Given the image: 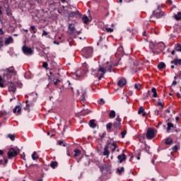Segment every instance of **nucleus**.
<instances>
[{
    "instance_id": "obj_1",
    "label": "nucleus",
    "mask_w": 181,
    "mask_h": 181,
    "mask_svg": "<svg viewBox=\"0 0 181 181\" xmlns=\"http://www.w3.org/2000/svg\"><path fill=\"white\" fill-rule=\"evenodd\" d=\"M5 71L6 74L4 76L3 78L2 76H0V87L1 88L6 87L4 83L6 81V79L9 80V78H11V73L14 75L16 74V71H15V68H13V66L6 69Z\"/></svg>"
},
{
    "instance_id": "obj_2",
    "label": "nucleus",
    "mask_w": 181,
    "mask_h": 181,
    "mask_svg": "<svg viewBox=\"0 0 181 181\" xmlns=\"http://www.w3.org/2000/svg\"><path fill=\"white\" fill-rule=\"evenodd\" d=\"M106 73H107V68L100 66L97 71H95L94 75L96 76V77H99L98 80H101V78L104 77Z\"/></svg>"
},
{
    "instance_id": "obj_3",
    "label": "nucleus",
    "mask_w": 181,
    "mask_h": 181,
    "mask_svg": "<svg viewBox=\"0 0 181 181\" xmlns=\"http://www.w3.org/2000/svg\"><path fill=\"white\" fill-rule=\"evenodd\" d=\"M19 152H21V150H15V148H11L8 150L7 155L8 159H12V158H16V156H18L19 154Z\"/></svg>"
},
{
    "instance_id": "obj_4",
    "label": "nucleus",
    "mask_w": 181,
    "mask_h": 181,
    "mask_svg": "<svg viewBox=\"0 0 181 181\" xmlns=\"http://www.w3.org/2000/svg\"><path fill=\"white\" fill-rule=\"evenodd\" d=\"M82 53L86 59H88V57H91V56H93V48L86 47L82 50Z\"/></svg>"
},
{
    "instance_id": "obj_5",
    "label": "nucleus",
    "mask_w": 181,
    "mask_h": 181,
    "mask_svg": "<svg viewBox=\"0 0 181 181\" xmlns=\"http://www.w3.org/2000/svg\"><path fill=\"white\" fill-rule=\"evenodd\" d=\"M150 47L151 49H160V50H162V49H165V44L163 42H151Z\"/></svg>"
},
{
    "instance_id": "obj_6",
    "label": "nucleus",
    "mask_w": 181,
    "mask_h": 181,
    "mask_svg": "<svg viewBox=\"0 0 181 181\" xmlns=\"http://www.w3.org/2000/svg\"><path fill=\"white\" fill-rule=\"evenodd\" d=\"M121 121L122 119L119 118V116H117L115 119V122L113 123V127L117 131H119L121 129Z\"/></svg>"
},
{
    "instance_id": "obj_7",
    "label": "nucleus",
    "mask_w": 181,
    "mask_h": 181,
    "mask_svg": "<svg viewBox=\"0 0 181 181\" xmlns=\"http://www.w3.org/2000/svg\"><path fill=\"white\" fill-rule=\"evenodd\" d=\"M147 139H153L155 138V129L153 128H148L146 133Z\"/></svg>"
},
{
    "instance_id": "obj_8",
    "label": "nucleus",
    "mask_w": 181,
    "mask_h": 181,
    "mask_svg": "<svg viewBox=\"0 0 181 181\" xmlns=\"http://www.w3.org/2000/svg\"><path fill=\"white\" fill-rule=\"evenodd\" d=\"M22 51L24 54H26L27 56L33 54V50H32V48L26 47V45L23 46Z\"/></svg>"
},
{
    "instance_id": "obj_9",
    "label": "nucleus",
    "mask_w": 181,
    "mask_h": 181,
    "mask_svg": "<svg viewBox=\"0 0 181 181\" xmlns=\"http://www.w3.org/2000/svg\"><path fill=\"white\" fill-rule=\"evenodd\" d=\"M80 93L81 94V101H86V95L87 94L86 89L81 88L80 90H77L78 95H80Z\"/></svg>"
},
{
    "instance_id": "obj_10",
    "label": "nucleus",
    "mask_w": 181,
    "mask_h": 181,
    "mask_svg": "<svg viewBox=\"0 0 181 181\" xmlns=\"http://www.w3.org/2000/svg\"><path fill=\"white\" fill-rule=\"evenodd\" d=\"M163 15H165V13L163 11H160L159 9L153 12V16H154V18H157V19L160 18Z\"/></svg>"
},
{
    "instance_id": "obj_11",
    "label": "nucleus",
    "mask_w": 181,
    "mask_h": 181,
    "mask_svg": "<svg viewBox=\"0 0 181 181\" xmlns=\"http://www.w3.org/2000/svg\"><path fill=\"white\" fill-rule=\"evenodd\" d=\"M153 93L152 97L153 98H156L158 97V93L156 92V88H152L151 90H148L147 92V97H151V95Z\"/></svg>"
},
{
    "instance_id": "obj_12",
    "label": "nucleus",
    "mask_w": 181,
    "mask_h": 181,
    "mask_svg": "<svg viewBox=\"0 0 181 181\" xmlns=\"http://www.w3.org/2000/svg\"><path fill=\"white\" fill-rule=\"evenodd\" d=\"M110 146H111V143H107V145H106L104 148L103 156H106V158H108V156H110V151L108 150L110 148Z\"/></svg>"
},
{
    "instance_id": "obj_13",
    "label": "nucleus",
    "mask_w": 181,
    "mask_h": 181,
    "mask_svg": "<svg viewBox=\"0 0 181 181\" xmlns=\"http://www.w3.org/2000/svg\"><path fill=\"white\" fill-rule=\"evenodd\" d=\"M8 91H11V93H16V86H15V84L12 82H8Z\"/></svg>"
},
{
    "instance_id": "obj_14",
    "label": "nucleus",
    "mask_w": 181,
    "mask_h": 181,
    "mask_svg": "<svg viewBox=\"0 0 181 181\" xmlns=\"http://www.w3.org/2000/svg\"><path fill=\"white\" fill-rule=\"evenodd\" d=\"M125 84H127V79L124 78H122L117 83V86H119V87H124Z\"/></svg>"
},
{
    "instance_id": "obj_15",
    "label": "nucleus",
    "mask_w": 181,
    "mask_h": 181,
    "mask_svg": "<svg viewBox=\"0 0 181 181\" xmlns=\"http://www.w3.org/2000/svg\"><path fill=\"white\" fill-rule=\"evenodd\" d=\"M69 35H74L76 30V27H74V24H69Z\"/></svg>"
},
{
    "instance_id": "obj_16",
    "label": "nucleus",
    "mask_w": 181,
    "mask_h": 181,
    "mask_svg": "<svg viewBox=\"0 0 181 181\" xmlns=\"http://www.w3.org/2000/svg\"><path fill=\"white\" fill-rule=\"evenodd\" d=\"M110 169H111V167L108 165V164H105L100 167V170L102 172H104V170H106V172H110Z\"/></svg>"
},
{
    "instance_id": "obj_17",
    "label": "nucleus",
    "mask_w": 181,
    "mask_h": 181,
    "mask_svg": "<svg viewBox=\"0 0 181 181\" xmlns=\"http://www.w3.org/2000/svg\"><path fill=\"white\" fill-rule=\"evenodd\" d=\"M117 159L119 160V163H122L125 159H127V157L125 156V153H122V155H119L117 156Z\"/></svg>"
},
{
    "instance_id": "obj_18",
    "label": "nucleus",
    "mask_w": 181,
    "mask_h": 181,
    "mask_svg": "<svg viewBox=\"0 0 181 181\" xmlns=\"http://www.w3.org/2000/svg\"><path fill=\"white\" fill-rule=\"evenodd\" d=\"M77 15H80V11H71L69 13V18H73L74 16H77Z\"/></svg>"
},
{
    "instance_id": "obj_19",
    "label": "nucleus",
    "mask_w": 181,
    "mask_h": 181,
    "mask_svg": "<svg viewBox=\"0 0 181 181\" xmlns=\"http://www.w3.org/2000/svg\"><path fill=\"white\" fill-rule=\"evenodd\" d=\"M21 111H22V108L19 105L16 106L15 108L13 110L14 114L16 112H18V114H21Z\"/></svg>"
},
{
    "instance_id": "obj_20",
    "label": "nucleus",
    "mask_w": 181,
    "mask_h": 181,
    "mask_svg": "<svg viewBox=\"0 0 181 181\" xmlns=\"http://www.w3.org/2000/svg\"><path fill=\"white\" fill-rule=\"evenodd\" d=\"M12 42H13V38L10 36L8 38H6L5 45H9L10 43H12Z\"/></svg>"
},
{
    "instance_id": "obj_21",
    "label": "nucleus",
    "mask_w": 181,
    "mask_h": 181,
    "mask_svg": "<svg viewBox=\"0 0 181 181\" xmlns=\"http://www.w3.org/2000/svg\"><path fill=\"white\" fill-rule=\"evenodd\" d=\"M171 64H175V66H177V64H181V59H175L173 61H171Z\"/></svg>"
},
{
    "instance_id": "obj_22",
    "label": "nucleus",
    "mask_w": 181,
    "mask_h": 181,
    "mask_svg": "<svg viewBox=\"0 0 181 181\" xmlns=\"http://www.w3.org/2000/svg\"><path fill=\"white\" fill-rule=\"evenodd\" d=\"M89 124L90 128H95L97 127V124H95V120L94 119H91Z\"/></svg>"
},
{
    "instance_id": "obj_23",
    "label": "nucleus",
    "mask_w": 181,
    "mask_h": 181,
    "mask_svg": "<svg viewBox=\"0 0 181 181\" xmlns=\"http://www.w3.org/2000/svg\"><path fill=\"white\" fill-rule=\"evenodd\" d=\"M173 144V139L172 138H168L165 140V145H172Z\"/></svg>"
},
{
    "instance_id": "obj_24",
    "label": "nucleus",
    "mask_w": 181,
    "mask_h": 181,
    "mask_svg": "<svg viewBox=\"0 0 181 181\" xmlns=\"http://www.w3.org/2000/svg\"><path fill=\"white\" fill-rule=\"evenodd\" d=\"M81 155V151L79 149L74 150V158H77V156H80Z\"/></svg>"
},
{
    "instance_id": "obj_25",
    "label": "nucleus",
    "mask_w": 181,
    "mask_h": 181,
    "mask_svg": "<svg viewBox=\"0 0 181 181\" xmlns=\"http://www.w3.org/2000/svg\"><path fill=\"white\" fill-rule=\"evenodd\" d=\"M32 159L33 160H36L39 159V156H37V153L36 151H34L33 153L32 154Z\"/></svg>"
},
{
    "instance_id": "obj_26",
    "label": "nucleus",
    "mask_w": 181,
    "mask_h": 181,
    "mask_svg": "<svg viewBox=\"0 0 181 181\" xmlns=\"http://www.w3.org/2000/svg\"><path fill=\"white\" fill-rule=\"evenodd\" d=\"M29 100H25L26 107H25V111H28V112H30V104H28Z\"/></svg>"
},
{
    "instance_id": "obj_27",
    "label": "nucleus",
    "mask_w": 181,
    "mask_h": 181,
    "mask_svg": "<svg viewBox=\"0 0 181 181\" xmlns=\"http://www.w3.org/2000/svg\"><path fill=\"white\" fill-rule=\"evenodd\" d=\"M158 67L160 70H163V69H165V67H166V64H165L164 62H160L158 64Z\"/></svg>"
},
{
    "instance_id": "obj_28",
    "label": "nucleus",
    "mask_w": 181,
    "mask_h": 181,
    "mask_svg": "<svg viewBox=\"0 0 181 181\" xmlns=\"http://www.w3.org/2000/svg\"><path fill=\"white\" fill-rule=\"evenodd\" d=\"M125 170V168L124 167H122L120 169L117 168V173L119 175V176H121V175H122V172H124Z\"/></svg>"
},
{
    "instance_id": "obj_29",
    "label": "nucleus",
    "mask_w": 181,
    "mask_h": 181,
    "mask_svg": "<svg viewBox=\"0 0 181 181\" xmlns=\"http://www.w3.org/2000/svg\"><path fill=\"white\" fill-rule=\"evenodd\" d=\"M82 21H83V23L87 25V23H88V21H90V20L88 19V17H87V16H83L82 17Z\"/></svg>"
},
{
    "instance_id": "obj_30",
    "label": "nucleus",
    "mask_w": 181,
    "mask_h": 181,
    "mask_svg": "<svg viewBox=\"0 0 181 181\" xmlns=\"http://www.w3.org/2000/svg\"><path fill=\"white\" fill-rule=\"evenodd\" d=\"M167 126H168V127H167V132H170L171 128H173V127H174L173 124L169 122V123H168Z\"/></svg>"
},
{
    "instance_id": "obj_31",
    "label": "nucleus",
    "mask_w": 181,
    "mask_h": 181,
    "mask_svg": "<svg viewBox=\"0 0 181 181\" xmlns=\"http://www.w3.org/2000/svg\"><path fill=\"white\" fill-rule=\"evenodd\" d=\"M51 168L52 169H56V167L57 166V161H52L50 164Z\"/></svg>"
},
{
    "instance_id": "obj_32",
    "label": "nucleus",
    "mask_w": 181,
    "mask_h": 181,
    "mask_svg": "<svg viewBox=\"0 0 181 181\" xmlns=\"http://www.w3.org/2000/svg\"><path fill=\"white\" fill-rule=\"evenodd\" d=\"M141 87H142V85H141L140 83L134 84V88L136 90H138L139 91L141 90Z\"/></svg>"
},
{
    "instance_id": "obj_33",
    "label": "nucleus",
    "mask_w": 181,
    "mask_h": 181,
    "mask_svg": "<svg viewBox=\"0 0 181 181\" xmlns=\"http://www.w3.org/2000/svg\"><path fill=\"white\" fill-rule=\"evenodd\" d=\"M110 146H113V148L112 149V152H115V150L117 149V148L118 147L117 146V144L115 143H113V144H111L110 143Z\"/></svg>"
},
{
    "instance_id": "obj_34",
    "label": "nucleus",
    "mask_w": 181,
    "mask_h": 181,
    "mask_svg": "<svg viewBox=\"0 0 181 181\" xmlns=\"http://www.w3.org/2000/svg\"><path fill=\"white\" fill-rule=\"evenodd\" d=\"M110 118H115V111L112 110L109 114Z\"/></svg>"
},
{
    "instance_id": "obj_35",
    "label": "nucleus",
    "mask_w": 181,
    "mask_h": 181,
    "mask_svg": "<svg viewBox=\"0 0 181 181\" xmlns=\"http://www.w3.org/2000/svg\"><path fill=\"white\" fill-rule=\"evenodd\" d=\"M176 21H180L181 19V12H178L177 15L175 16Z\"/></svg>"
},
{
    "instance_id": "obj_36",
    "label": "nucleus",
    "mask_w": 181,
    "mask_h": 181,
    "mask_svg": "<svg viewBox=\"0 0 181 181\" xmlns=\"http://www.w3.org/2000/svg\"><path fill=\"white\" fill-rule=\"evenodd\" d=\"M75 74H76V77H81V76H83V74H81V70L76 71Z\"/></svg>"
},
{
    "instance_id": "obj_37",
    "label": "nucleus",
    "mask_w": 181,
    "mask_h": 181,
    "mask_svg": "<svg viewBox=\"0 0 181 181\" xmlns=\"http://www.w3.org/2000/svg\"><path fill=\"white\" fill-rule=\"evenodd\" d=\"M145 111L144 107H140L138 111V114H142Z\"/></svg>"
},
{
    "instance_id": "obj_38",
    "label": "nucleus",
    "mask_w": 181,
    "mask_h": 181,
    "mask_svg": "<svg viewBox=\"0 0 181 181\" xmlns=\"http://www.w3.org/2000/svg\"><path fill=\"white\" fill-rule=\"evenodd\" d=\"M106 128L107 130H110L111 129V128H112V123H108L107 125H106Z\"/></svg>"
},
{
    "instance_id": "obj_39",
    "label": "nucleus",
    "mask_w": 181,
    "mask_h": 181,
    "mask_svg": "<svg viewBox=\"0 0 181 181\" xmlns=\"http://www.w3.org/2000/svg\"><path fill=\"white\" fill-rule=\"evenodd\" d=\"M8 137L10 138V139H11V141H15V135H13V134H8Z\"/></svg>"
},
{
    "instance_id": "obj_40",
    "label": "nucleus",
    "mask_w": 181,
    "mask_h": 181,
    "mask_svg": "<svg viewBox=\"0 0 181 181\" xmlns=\"http://www.w3.org/2000/svg\"><path fill=\"white\" fill-rule=\"evenodd\" d=\"M106 32H107L108 33H112V32H114V29L111 28H106Z\"/></svg>"
},
{
    "instance_id": "obj_41",
    "label": "nucleus",
    "mask_w": 181,
    "mask_h": 181,
    "mask_svg": "<svg viewBox=\"0 0 181 181\" xmlns=\"http://www.w3.org/2000/svg\"><path fill=\"white\" fill-rule=\"evenodd\" d=\"M122 138H125V135H127V130H124L121 132Z\"/></svg>"
},
{
    "instance_id": "obj_42",
    "label": "nucleus",
    "mask_w": 181,
    "mask_h": 181,
    "mask_svg": "<svg viewBox=\"0 0 181 181\" xmlns=\"http://www.w3.org/2000/svg\"><path fill=\"white\" fill-rule=\"evenodd\" d=\"M176 52H181V45L178 44V45L175 48Z\"/></svg>"
},
{
    "instance_id": "obj_43",
    "label": "nucleus",
    "mask_w": 181,
    "mask_h": 181,
    "mask_svg": "<svg viewBox=\"0 0 181 181\" xmlns=\"http://www.w3.org/2000/svg\"><path fill=\"white\" fill-rule=\"evenodd\" d=\"M4 37H0V47H1L2 46H4Z\"/></svg>"
},
{
    "instance_id": "obj_44",
    "label": "nucleus",
    "mask_w": 181,
    "mask_h": 181,
    "mask_svg": "<svg viewBox=\"0 0 181 181\" xmlns=\"http://www.w3.org/2000/svg\"><path fill=\"white\" fill-rule=\"evenodd\" d=\"M99 104L100 105H104V104H105V101H104V99H100Z\"/></svg>"
},
{
    "instance_id": "obj_45",
    "label": "nucleus",
    "mask_w": 181,
    "mask_h": 181,
    "mask_svg": "<svg viewBox=\"0 0 181 181\" xmlns=\"http://www.w3.org/2000/svg\"><path fill=\"white\" fill-rule=\"evenodd\" d=\"M47 66H49V64H47V62H44L42 64V67L44 69H47Z\"/></svg>"
},
{
    "instance_id": "obj_46",
    "label": "nucleus",
    "mask_w": 181,
    "mask_h": 181,
    "mask_svg": "<svg viewBox=\"0 0 181 181\" xmlns=\"http://www.w3.org/2000/svg\"><path fill=\"white\" fill-rule=\"evenodd\" d=\"M30 29H31V30L33 31V33H36V30H35V29H36V28L35 27V25H32L30 27Z\"/></svg>"
},
{
    "instance_id": "obj_47",
    "label": "nucleus",
    "mask_w": 181,
    "mask_h": 181,
    "mask_svg": "<svg viewBox=\"0 0 181 181\" xmlns=\"http://www.w3.org/2000/svg\"><path fill=\"white\" fill-rule=\"evenodd\" d=\"M81 112L83 115L88 114V110H83Z\"/></svg>"
},
{
    "instance_id": "obj_48",
    "label": "nucleus",
    "mask_w": 181,
    "mask_h": 181,
    "mask_svg": "<svg viewBox=\"0 0 181 181\" xmlns=\"http://www.w3.org/2000/svg\"><path fill=\"white\" fill-rule=\"evenodd\" d=\"M1 115H8V112L5 110L1 112Z\"/></svg>"
},
{
    "instance_id": "obj_49",
    "label": "nucleus",
    "mask_w": 181,
    "mask_h": 181,
    "mask_svg": "<svg viewBox=\"0 0 181 181\" xmlns=\"http://www.w3.org/2000/svg\"><path fill=\"white\" fill-rule=\"evenodd\" d=\"M173 152H176L177 151V146H175L173 147Z\"/></svg>"
},
{
    "instance_id": "obj_50",
    "label": "nucleus",
    "mask_w": 181,
    "mask_h": 181,
    "mask_svg": "<svg viewBox=\"0 0 181 181\" xmlns=\"http://www.w3.org/2000/svg\"><path fill=\"white\" fill-rule=\"evenodd\" d=\"M60 83V80L59 79H57L56 81L54 82V86H57V84Z\"/></svg>"
},
{
    "instance_id": "obj_51",
    "label": "nucleus",
    "mask_w": 181,
    "mask_h": 181,
    "mask_svg": "<svg viewBox=\"0 0 181 181\" xmlns=\"http://www.w3.org/2000/svg\"><path fill=\"white\" fill-rule=\"evenodd\" d=\"M42 36H47V32L43 30Z\"/></svg>"
},
{
    "instance_id": "obj_52",
    "label": "nucleus",
    "mask_w": 181,
    "mask_h": 181,
    "mask_svg": "<svg viewBox=\"0 0 181 181\" xmlns=\"http://www.w3.org/2000/svg\"><path fill=\"white\" fill-rule=\"evenodd\" d=\"M21 159H23L24 160H25V153H23L22 155H21Z\"/></svg>"
},
{
    "instance_id": "obj_53",
    "label": "nucleus",
    "mask_w": 181,
    "mask_h": 181,
    "mask_svg": "<svg viewBox=\"0 0 181 181\" xmlns=\"http://www.w3.org/2000/svg\"><path fill=\"white\" fill-rule=\"evenodd\" d=\"M167 4H168V5H172V0H168Z\"/></svg>"
},
{
    "instance_id": "obj_54",
    "label": "nucleus",
    "mask_w": 181,
    "mask_h": 181,
    "mask_svg": "<svg viewBox=\"0 0 181 181\" xmlns=\"http://www.w3.org/2000/svg\"><path fill=\"white\" fill-rule=\"evenodd\" d=\"M158 105H160V107H162V108H163V104H162V103L158 102Z\"/></svg>"
},
{
    "instance_id": "obj_55",
    "label": "nucleus",
    "mask_w": 181,
    "mask_h": 181,
    "mask_svg": "<svg viewBox=\"0 0 181 181\" xmlns=\"http://www.w3.org/2000/svg\"><path fill=\"white\" fill-rule=\"evenodd\" d=\"M177 84V82L176 81H173V86H176Z\"/></svg>"
},
{
    "instance_id": "obj_56",
    "label": "nucleus",
    "mask_w": 181,
    "mask_h": 181,
    "mask_svg": "<svg viewBox=\"0 0 181 181\" xmlns=\"http://www.w3.org/2000/svg\"><path fill=\"white\" fill-rule=\"evenodd\" d=\"M112 68V66H109L107 68V71H110V73H111V69Z\"/></svg>"
},
{
    "instance_id": "obj_57",
    "label": "nucleus",
    "mask_w": 181,
    "mask_h": 181,
    "mask_svg": "<svg viewBox=\"0 0 181 181\" xmlns=\"http://www.w3.org/2000/svg\"><path fill=\"white\" fill-rule=\"evenodd\" d=\"M58 144L59 145H63V141H59Z\"/></svg>"
},
{
    "instance_id": "obj_58",
    "label": "nucleus",
    "mask_w": 181,
    "mask_h": 181,
    "mask_svg": "<svg viewBox=\"0 0 181 181\" xmlns=\"http://www.w3.org/2000/svg\"><path fill=\"white\" fill-rule=\"evenodd\" d=\"M0 35H4V30H2V28H0Z\"/></svg>"
},
{
    "instance_id": "obj_59",
    "label": "nucleus",
    "mask_w": 181,
    "mask_h": 181,
    "mask_svg": "<svg viewBox=\"0 0 181 181\" xmlns=\"http://www.w3.org/2000/svg\"><path fill=\"white\" fill-rule=\"evenodd\" d=\"M105 135H107V133L104 132L102 136H101V138H104V136H105Z\"/></svg>"
},
{
    "instance_id": "obj_60",
    "label": "nucleus",
    "mask_w": 181,
    "mask_h": 181,
    "mask_svg": "<svg viewBox=\"0 0 181 181\" xmlns=\"http://www.w3.org/2000/svg\"><path fill=\"white\" fill-rule=\"evenodd\" d=\"M49 74H50V76L49 77V78H50V77H53V72L49 71Z\"/></svg>"
},
{
    "instance_id": "obj_61",
    "label": "nucleus",
    "mask_w": 181,
    "mask_h": 181,
    "mask_svg": "<svg viewBox=\"0 0 181 181\" xmlns=\"http://www.w3.org/2000/svg\"><path fill=\"white\" fill-rule=\"evenodd\" d=\"M66 155L67 156H70V151H69V149L66 151Z\"/></svg>"
},
{
    "instance_id": "obj_62",
    "label": "nucleus",
    "mask_w": 181,
    "mask_h": 181,
    "mask_svg": "<svg viewBox=\"0 0 181 181\" xmlns=\"http://www.w3.org/2000/svg\"><path fill=\"white\" fill-rule=\"evenodd\" d=\"M165 112H168V114H170V110H169V109L165 110Z\"/></svg>"
},
{
    "instance_id": "obj_63",
    "label": "nucleus",
    "mask_w": 181,
    "mask_h": 181,
    "mask_svg": "<svg viewBox=\"0 0 181 181\" xmlns=\"http://www.w3.org/2000/svg\"><path fill=\"white\" fill-rule=\"evenodd\" d=\"M2 6H0V15H2Z\"/></svg>"
},
{
    "instance_id": "obj_64",
    "label": "nucleus",
    "mask_w": 181,
    "mask_h": 181,
    "mask_svg": "<svg viewBox=\"0 0 181 181\" xmlns=\"http://www.w3.org/2000/svg\"><path fill=\"white\" fill-rule=\"evenodd\" d=\"M171 54L175 55V50H173V51L171 52Z\"/></svg>"
}]
</instances>
